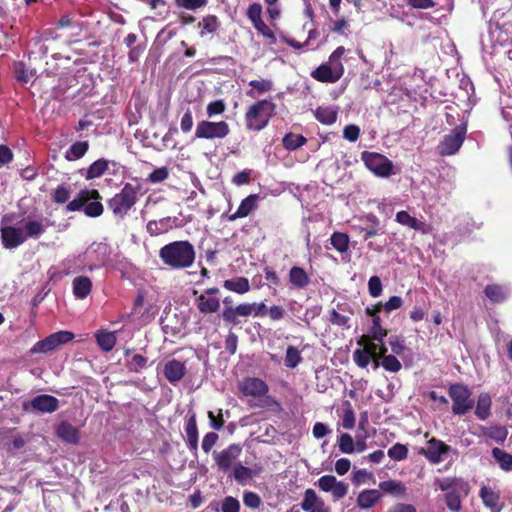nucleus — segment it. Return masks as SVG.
I'll list each match as a JSON object with an SVG mask.
<instances>
[{"label":"nucleus","instance_id":"nucleus-28","mask_svg":"<svg viewBox=\"0 0 512 512\" xmlns=\"http://www.w3.org/2000/svg\"><path fill=\"white\" fill-rule=\"evenodd\" d=\"M289 282L294 288L301 290L309 285L310 278L302 267L293 266L289 271Z\"/></svg>","mask_w":512,"mask_h":512},{"label":"nucleus","instance_id":"nucleus-53","mask_svg":"<svg viewBox=\"0 0 512 512\" xmlns=\"http://www.w3.org/2000/svg\"><path fill=\"white\" fill-rule=\"evenodd\" d=\"M381 366L389 372L396 373L401 370V362L397 359L395 354H390L382 358Z\"/></svg>","mask_w":512,"mask_h":512},{"label":"nucleus","instance_id":"nucleus-7","mask_svg":"<svg viewBox=\"0 0 512 512\" xmlns=\"http://www.w3.org/2000/svg\"><path fill=\"white\" fill-rule=\"evenodd\" d=\"M230 133L229 124L225 121L213 122L201 120L197 123L195 138L197 139H223Z\"/></svg>","mask_w":512,"mask_h":512},{"label":"nucleus","instance_id":"nucleus-41","mask_svg":"<svg viewBox=\"0 0 512 512\" xmlns=\"http://www.w3.org/2000/svg\"><path fill=\"white\" fill-rule=\"evenodd\" d=\"M97 344L106 352L111 351L116 344V336L113 332H98L95 334Z\"/></svg>","mask_w":512,"mask_h":512},{"label":"nucleus","instance_id":"nucleus-1","mask_svg":"<svg viewBox=\"0 0 512 512\" xmlns=\"http://www.w3.org/2000/svg\"><path fill=\"white\" fill-rule=\"evenodd\" d=\"M159 258L162 263L173 270L189 268L196 258L193 244L188 240L170 242L159 250Z\"/></svg>","mask_w":512,"mask_h":512},{"label":"nucleus","instance_id":"nucleus-34","mask_svg":"<svg viewBox=\"0 0 512 512\" xmlns=\"http://www.w3.org/2000/svg\"><path fill=\"white\" fill-rule=\"evenodd\" d=\"M346 49L343 46L337 47L329 56L327 64L332 67L333 71L341 79L344 75L345 68L341 61Z\"/></svg>","mask_w":512,"mask_h":512},{"label":"nucleus","instance_id":"nucleus-31","mask_svg":"<svg viewBox=\"0 0 512 512\" xmlns=\"http://www.w3.org/2000/svg\"><path fill=\"white\" fill-rule=\"evenodd\" d=\"M491 406H492V400L488 393H480L477 399L476 409H475V416L479 420H486L491 415Z\"/></svg>","mask_w":512,"mask_h":512},{"label":"nucleus","instance_id":"nucleus-51","mask_svg":"<svg viewBox=\"0 0 512 512\" xmlns=\"http://www.w3.org/2000/svg\"><path fill=\"white\" fill-rule=\"evenodd\" d=\"M338 446L342 453L352 454L355 452V445L353 438L348 433H343L338 437Z\"/></svg>","mask_w":512,"mask_h":512},{"label":"nucleus","instance_id":"nucleus-50","mask_svg":"<svg viewBox=\"0 0 512 512\" xmlns=\"http://www.w3.org/2000/svg\"><path fill=\"white\" fill-rule=\"evenodd\" d=\"M387 454L392 460L402 461L408 456V448L404 444L396 443L388 449Z\"/></svg>","mask_w":512,"mask_h":512},{"label":"nucleus","instance_id":"nucleus-25","mask_svg":"<svg viewBox=\"0 0 512 512\" xmlns=\"http://www.w3.org/2000/svg\"><path fill=\"white\" fill-rule=\"evenodd\" d=\"M110 161L104 158L97 159L87 169L79 170L86 180H93L103 176L109 169Z\"/></svg>","mask_w":512,"mask_h":512},{"label":"nucleus","instance_id":"nucleus-19","mask_svg":"<svg viewBox=\"0 0 512 512\" xmlns=\"http://www.w3.org/2000/svg\"><path fill=\"white\" fill-rule=\"evenodd\" d=\"M56 436L65 443L76 445L80 440L78 428L67 421H61L55 428Z\"/></svg>","mask_w":512,"mask_h":512},{"label":"nucleus","instance_id":"nucleus-20","mask_svg":"<svg viewBox=\"0 0 512 512\" xmlns=\"http://www.w3.org/2000/svg\"><path fill=\"white\" fill-rule=\"evenodd\" d=\"M396 221L403 225L407 226L415 231L421 232L422 234H428L431 232V225L426 222L420 221L417 218L411 216L407 211L402 210L397 212Z\"/></svg>","mask_w":512,"mask_h":512},{"label":"nucleus","instance_id":"nucleus-10","mask_svg":"<svg viewBox=\"0 0 512 512\" xmlns=\"http://www.w3.org/2000/svg\"><path fill=\"white\" fill-rule=\"evenodd\" d=\"M466 136V128L457 126L439 143L437 149L441 156L454 155L462 146Z\"/></svg>","mask_w":512,"mask_h":512},{"label":"nucleus","instance_id":"nucleus-60","mask_svg":"<svg viewBox=\"0 0 512 512\" xmlns=\"http://www.w3.org/2000/svg\"><path fill=\"white\" fill-rule=\"evenodd\" d=\"M247 17L252 25L262 21V6L260 3H253L248 7Z\"/></svg>","mask_w":512,"mask_h":512},{"label":"nucleus","instance_id":"nucleus-55","mask_svg":"<svg viewBox=\"0 0 512 512\" xmlns=\"http://www.w3.org/2000/svg\"><path fill=\"white\" fill-rule=\"evenodd\" d=\"M14 76L18 82L28 83L32 77V74L28 72L23 62H16L14 64Z\"/></svg>","mask_w":512,"mask_h":512},{"label":"nucleus","instance_id":"nucleus-58","mask_svg":"<svg viewBox=\"0 0 512 512\" xmlns=\"http://www.w3.org/2000/svg\"><path fill=\"white\" fill-rule=\"evenodd\" d=\"M368 291L373 298L379 297L382 294L383 286L378 276L370 277L368 281Z\"/></svg>","mask_w":512,"mask_h":512},{"label":"nucleus","instance_id":"nucleus-45","mask_svg":"<svg viewBox=\"0 0 512 512\" xmlns=\"http://www.w3.org/2000/svg\"><path fill=\"white\" fill-rule=\"evenodd\" d=\"M319 502H324L320 499L316 492L309 488L304 492L303 501L301 502V508L303 511L308 512L319 505Z\"/></svg>","mask_w":512,"mask_h":512},{"label":"nucleus","instance_id":"nucleus-42","mask_svg":"<svg viewBox=\"0 0 512 512\" xmlns=\"http://www.w3.org/2000/svg\"><path fill=\"white\" fill-rule=\"evenodd\" d=\"M23 232L26 240L28 238L38 239L45 232V227L38 220H29L25 223Z\"/></svg>","mask_w":512,"mask_h":512},{"label":"nucleus","instance_id":"nucleus-6","mask_svg":"<svg viewBox=\"0 0 512 512\" xmlns=\"http://www.w3.org/2000/svg\"><path fill=\"white\" fill-rule=\"evenodd\" d=\"M448 395L452 400V413L454 415H465L474 407L471 390L462 383L451 384L448 388Z\"/></svg>","mask_w":512,"mask_h":512},{"label":"nucleus","instance_id":"nucleus-56","mask_svg":"<svg viewBox=\"0 0 512 512\" xmlns=\"http://www.w3.org/2000/svg\"><path fill=\"white\" fill-rule=\"evenodd\" d=\"M445 503L453 512H459L462 507L461 498L457 492H448L445 494Z\"/></svg>","mask_w":512,"mask_h":512},{"label":"nucleus","instance_id":"nucleus-18","mask_svg":"<svg viewBox=\"0 0 512 512\" xmlns=\"http://www.w3.org/2000/svg\"><path fill=\"white\" fill-rule=\"evenodd\" d=\"M479 497L490 512H501L505 506L500 493L485 485L480 488Z\"/></svg>","mask_w":512,"mask_h":512},{"label":"nucleus","instance_id":"nucleus-48","mask_svg":"<svg viewBox=\"0 0 512 512\" xmlns=\"http://www.w3.org/2000/svg\"><path fill=\"white\" fill-rule=\"evenodd\" d=\"M87 202L88 198L86 196L85 190L82 189L78 192V194L72 201L67 203L66 211L75 212L80 211L81 209L83 210Z\"/></svg>","mask_w":512,"mask_h":512},{"label":"nucleus","instance_id":"nucleus-57","mask_svg":"<svg viewBox=\"0 0 512 512\" xmlns=\"http://www.w3.org/2000/svg\"><path fill=\"white\" fill-rule=\"evenodd\" d=\"M225 110H226V104L222 99L212 101V102L208 103V105L206 107V113H207L208 117L223 114L225 112Z\"/></svg>","mask_w":512,"mask_h":512},{"label":"nucleus","instance_id":"nucleus-11","mask_svg":"<svg viewBox=\"0 0 512 512\" xmlns=\"http://www.w3.org/2000/svg\"><path fill=\"white\" fill-rule=\"evenodd\" d=\"M11 221V216L4 215L1 219V241L6 249H14L26 241V236L21 228L14 226H4V223Z\"/></svg>","mask_w":512,"mask_h":512},{"label":"nucleus","instance_id":"nucleus-15","mask_svg":"<svg viewBox=\"0 0 512 512\" xmlns=\"http://www.w3.org/2000/svg\"><path fill=\"white\" fill-rule=\"evenodd\" d=\"M242 448L238 444H231L219 453L214 452V459L218 469L227 472L233 462L240 456Z\"/></svg>","mask_w":512,"mask_h":512},{"label":"nucleus","instance_id":"nucleus-8","mask_svg":"<svg viewBox=\"0 0 512 512\" xmlns=\"http://www.w3.org/2000/svg\"><path fill=\"white\" fill-rule=\"evenodd\" d=\"M74 333L61 330L50 334L45 339L37 341L30 349L31 354H46L57 349L60 345L66 344L74 339Z\"/></svg>","mask_w":512,"mask_h":512},{"label":"nucleus","instance_id":"nucleus-63","mask_svg":"<svg viewBox=\"0 0 512 512\" xmlns=\"http://www.w3.org/2000/svg\"><path fill=\"white\" fill-rule=\"evenodd\" d=\"M233 474H234V478L238 482H242V481L252 477V470L239 463L234 467Z\"/></svg>","mask_w":512,"mask_h":512},{"label":"nucleus","instance_id":"nucleus-49","mask_svg":"<svg viewBox=\"0 0 512 512\" xmlns=\"http://www.w3.org/2000/svg\"><path fill=\"white\" fill-rule=\"evenodd\" d=\"M379 488L385 493L391 494H404L405 486L401 482L395 480L382 481L379 484Z\"/></svg>","mask_w":512,"mask_h":512},{"label":"nucleus","instance_id":"nucleus-38","mask_svg":"<svg viewBox=\"0 0 512 512\" xmlns=\"http://www.w3.org/2000/svg\"><path fill=\"white\" fill-rule=\"evenodd\" d=\"M315 118L324 125H332L337 120V111L332 107L319 106L314 111Z\"/></svg>","mask_w":512,"mask_h":512},{"label":"nucleus","instance_id":"nucleus-3","mask_svg":"<svg viewBox=\"0 0 512 512\" xmlns=\"http://www.w3.org/2000/svg\"><path fill=\"white\" fill-rule=\"evenodd\" d=\"M139 191V186H134L129 182L125 183L118 193L107 200L108 209L111 210L116 218L120 220L125 219L138 202Z\"/></svg>","mask_w":512,"mask_h":512},{"label":"nucleus","instance_id":"nucleus-27","mask_svg":"<svg viewBox=\"0 0 512 512\" xmlns=\"http://www.w3.org/2000/svg\"><path fill=\"white\" fill-rule=\"evenodd\" d=\"M311 77L322 83H336L340 78L335 74L332 67L323 63L311 72Z\"/></svg>","mask_w":512,"mask_h":512},{"label":"nucleus","instance_id":"nucleus-14","mask_svg":"<svg viewBox=\"0 0 512 512\" xmlns=\"http://www.w3.org/2000/svg\"><path fill=\"white\" fill-rule=\"evenodd\" d=\"M317 485L321 491L331 492L335 500L345 497L349 489L347 483L338 481L333 475H323L318 479Z\"/></svg>","mask_w":512,"mask_h":512},{"label":"nucleus","instance_id":"nucleus-4","mask_svg":"<svg viewBox=\"0 0 512 512\" xmlns=\"http://www.w3.org/2000/svg\"><path fill=\"white\" fill-rule=\"evenodd\" d=\"M239 391L245 397L259 399V403L257 404L249 402L250 407L265 408L272 405H278V402L268 395V384L258 377H244L239 382Z\"/></svg>","mask_w":512,"mask_h":512},{"label":"nucleus","instance_id":"nucleus-37","mask_svg":"<svg viewBox=\"0 0 512 512\" xmlns=\"http://www.w3.org/2000/svg\"><path fill=\"white\" fill-rule=\"evenodd\" d=\"M197 26L201 29L200 36L203 37L206 33H216L219 30L221 23L217 16L209 14L204 16L202 20L198 22Z\"/></svg>","mask_w":512,"mask_h":512},{"label":"nucleus","instance_id":"nucleus-29","mask_svg":"<svg viewBox=\"0 0 512 512\" xmlns=\"http://www.w3.org/2000/svg\"><path fill=\"white\" fill-rule=\"evenodd\" d=\"M72 287L77 299H85L92 290V281L87 276H77L72 281Z\"/></svg>","mask_w":512,"mask_h":512},{"label":"nucleus","instance_id":"nucleus-22","mask_svg":"<svg viewBox=\"0 0 512 512\" xmlns=\"http://www.w3.org/2000/svg\"><path fill=\"white\" fill-rule=\"evenodd\" d=\"M165 378L172 384L179 382L186 374V366L183 362L172 359L164 365Z\"/></svg>","mask_w":512,"mask_h":512},{"label":"nucleus","instance_id":"nucleus-59","mask_svg":"<svg viewBox=\"0 0 512 512\" xmlns=\"http://www.w3.org/2000/svg\"><path fill=\"white\" fill-rule=\"evenodd\" d=\"M253 27L262 34L265 38L269 40V44H275L277 41V38L274 34V32L265 24V22L262 20L258 23H255Z\"/></svg>","mask_w":512,"mask_h":512},{"label":"nucleus","instance_id":"nucleus-62","mask_svg":"<svg viewBox=\"0 0 512 512\" xmlns=\"http://www.w3.org/2000/svg\"><path fill=\"white\" fill-rule=\"evenodd\" d=\"M243 502L245 506L251 509H257L261 505V498L257 493L249 491L244 493Z\"/></svg>","mask_w":512,"mask_h":512},{"label":"nucleus","instance_id":"nucleus-54","mask_svg":"<svg viewBox=\"0 0 512 512\" xmlns=\"http://www.w3.org/2000/svg\"><path fill=\"white\" fill-rule=\"evenodd\" d=\"M70 194V189L66 185L61 184L55 188L52 200L57 204H64L69 200Z\"/></svg>","mask_w":512,"mask_h":512},{"label":"nucleus","instance_id":"nucleus-35","mask_svg":"<svg viewBox=\"0 0 512 512\" xmlns=\"http://www.w3.org/2000/svg\"><path fill=\"white\" fill-rule=\"evenodd\" d=\"M480 429L484 436L500 444L504 443L508 435L507 429L501 425L481 426Z\"/></svg>","mask_w":512,"mask_h":512},{"label":"nucleus","instance_id":"nucleus-17","mask_svg":"<svg viewBox=\"0 0 512 512\" xmlns=\"http://www.w3.org/2000/svg\"><path fill=\"white\" fill-rule=\"evenodd\" d=\"M451 447L443 441L432 438L427 442V448H422L419 452L425 456L431 463H439L442 461V456L450 451Z\"/></svg>","mask_w":512,"mask_h":512},{"label":"nucleus","instance_id":"nucleus-52","mask_svg":"<svg viewBox=\"0 0 512 512\" xmlns=\"http://www.w3.org/2000/svg\"><path fill=\"white\" fill-rule=\"evenodd\" d=\"M84 214L90 218H97L104 212V206L100 201L87 202L83 209Z\"/></svg>","mask_w":512,"mask_h":512},{"label":"nucleus","instance_id":"nucleus-44","mask_svg":"<svg viewBox=\"0 0 512 512\" xmlns=\"http://www.w3.org/2000/svg\"><path fill=\"white\" fill-rule=\"evenodd\" d=\"M306 142L307 139L301 134L288 133L282 139L284 148L290 151L300 148Z\"/></svg>","mask_w":512,"mask_h":512},{"label":"nucleus","instance_id":"nucleus-16","mask_svg":"<svg viewBox=\"0 0 512 512\" xmlns=\"http://www.w3.org/2000/svg\"><path fill=\"white\" fill-rule=\"evenodd\" d=\"M382 302L367 306L365 313L372 318L371 332L375 341L381 342L388 335V330L382 327V320L379 312L382 310Z\"/></svg>","mask_w":512,"mask_h":512},{"label":"nucleus","instance_id":"nucleus-13","mask_svg":"<svg viewBox=\"0 0 512 512\" xmlns=\"http://www.w3.org/2000/svg\"><path fill=\"white\" fill-rule=\"evenodd\" d=\"M375 340L372 337V332L370 334H363L357 340V344L361 347L356 349L353 352V360L355 364L360 368H366L369 365V352L373 349H377V346L374 345Z\"/></svg>","mask_w":512,"mask_h":512},{"label":"nucleus","instance_id":"nucleus-40","mask_svg":"<svg viewBox=\"0 0 512 512\" xmlns=\"http://www.w3.org/2000/svg\"><path fill=\"white\" fill-rule=\"evenodd\" d=\"M493 458L504 471L512 470V455L498 447L491 451Z\"/></svg>","mask_w":512,"mask_h":512},{"label":"nucleus","instance_id":"nucleus-43","mask_svg":"<svg viewBox=\"0 0 512 512\" xmlns=\"http://www.w3.org/2000/svg\"><path fill=\"white\" fill-rule=\"evenodd\" d=\"M330 241L333 248L340 253L346 252L349 248L350 238L346 233L336 231L331 235Z\"/></svg>","mask_w":512,"mask_h":512},{"label":"nucleus","instance_id":"nucleus-39","mask_svg":"<svg viewBox=\"0 0 512 512\" xmlns=\"http://www.w3.org/2000/svg\"><path fill=\"white\" fill-rule=\"evenodd\" d=\"M89 149L88 141H77L73 143L65 153V159L74 161L82 158Z\"/></svg>","mask_w":512,"mask_h":512},{"label":"nucleus","instance_id":"nucleus-26","mask_svg":"<svg viewBox=\"0 0 512 512\" xmlns=\"http://www.w3.org/2000/svg\"><path fill=\"white\" fill-rule=\"evenodd\" d=\"M125 355V365L126 368L130 372L139 373L144 368H146L148 363V358L141 354H133L132 350L126 349L124 352Z\"/></svg>","mask_w":512,"mask_h":512},{"label":"nucleus","instance_id":"nucleus-30","mask_svg":"<svg viewBox=\"0 0 512 512\" xmlns=\"http://www.w3.org/2000/svg\"><path fill=\"white\" fill-rule=\"evenodd\" d=\"M484 293L492 303H502L507 299L509 290L504 285L488 284L484 289Z\"/></svg>","mask_w":512,"mask_h":512},{"label":"nucleus","instance_id":"nucleus-36","mask_svg":"<svg viewBox=\"0 0 512 512\" xmlns=\"http://www.w3.org/2000/svg\"><path fill=\"white\" fill-rule=\"evenodd\" d=\"M223 287L228 291L244 294L250 290V283L246 277H236L224 280Z\"/></svg>","mask_w":512,"mask_h":512},{"label":"nucleus","instance_id":"nucleus-21","mask_svg":"<svg viewBox=\"0 0 512 512\" xmlns=\"http://www.w3.org/2000/svg\"><path fill=\"white\" fill-rule=\"evenodd\" d=\"M185 433L186 446L189 449L190 453L196 456L198 452V427L195 414L190 416L189 419L187 420L185 424Z\"/></svg>","mask_w":512,"mask_h":512},{"label":"nucleus","instance_id":"nucleus-5","mask_svg":"<svg viewBox=\"0 0 512 512\" xmlns=\"http://www.w3.org/2000/svg\"><path fill=\"white\" fill-rule=\"evenodd\" d=\"M269 308L264 302L261 303H241L236 307L226 306L223 308L221 317L225 323L238 325L240 323L238 316L247 317L254 313V316L264 317L268 315Z\"/></svg>","mask_w":512,"mask_h":512},{"label":"nucleus","instance_id":"nucleus-24","mask_svg":"<svg viewBox=\"0 0 512 512\" xmlns=\"http://www.w3.org/2000/svg\"><path fill=\"white\" fill-rule=\"evenodd\" d=\"M258 200V194H250L241 201L236 212L228 216V220L235 221L239 218L247 217L251 212H253L257 208Z\"/></svg>","mask_w":512,"mask_h":512},{"label":"nucleus","instance_id":"nucleus-46","mask_svg":"<svg viewBox=\"0 0 512 512\" xmlns=\"http://www.w3.org/2000/svg\"><path fill=\"white\" fill-rule=\"evenodd\" d=\"M350 321H351V318L349 315L343 314L336 309H331L329 311V322L332 325L342 327L345 329H350L351 328Z\"/></svg>","mask_w":512,"mask_h":512},{"label":"nucleus","instance_id":"nucleus-47","mask_svg":"<svg viewBox=\"0 0 512 512\" xmlns=\"http://www.w3.org/2000/svg\"><path fill=\"white\" fill-rule=\"evenodd\" d=\"M302 361V356L298 348L295 346H288L286 356L284 359L285 366L288 368H295Z\"/></svg>","mask_w":512,"mask_h":512},{"label":"nucleus","instance_id":"nucleus-64","mask_svg":"<svg viewBox=\"0 0 512 512\" xmlns=\"http://www.w3.org/2000/svg\"><path fill=\"white\" fill-rule=\"evenodd\" d=\"M240 510V504L239 501L232 497L227 496L224 498L222 503V511L223 512H239Z\"/></svg>","mask_w":512,"mask_h":512},{"label":"nucleus","instance_id":"nucleus-9","mask_svg":"<svg viewBox=\"0 0 512 512\" xmlns=\"http://www.w3.org/2000/svg\"><path fill=\"white\" fill-rule=\"evenodd\" d=\"M361 160L371 172L379 177H388L393 173L392 161L380 153L364 151L361 153Z\"/></svg>","mask_w":512,"mask_h":512},{"label":"nucleus","instance_id":"nucleus-61","mask_svg":"<svg viewBox=\"0 0 512 512\" xmlns=\"http://www.w3.org/2000/svg\"><path fill=\"white\" fill-rule=\"evenodd\" d=\"M207 3L208 0H176L178 7H182L187 10H197L205 7Z\"/></svg>","mask_w":512,"mask_h":512},{"label":"nucleus","instance_id":"nucleus-33","mask_svg":"<svg viewBox=\"0 0 512 512\" xmlns=\"http://www.w3.org/2000/svg\"><path fill=\"white\" fill-rule=\"evenodd\" d=\"M381 498V494L376 489H367L359 493L357 497V505L362 509L373 507Z\"/></svg>","mask_w":512,"mask_h":512},{"label":"nucleus","instance_id":"nucleus-2","mask_svg":"<svg viewBox=\"0 0 512 512\" xmlns=\"http://www.w3.org/2000/svg\"><path fill=\"white\" fill-rule=\"evenodd\" d=\"M276 105L271 100L262 99L251 104L244 116L246 129L249 131H261L274 116Z\"/></svg>","mask_w":512,"mask_h":512},{"label":"nucleus","instance_id":"nucleus-12","mask_svg":"<svg viewBox=\"0 0 512 512\" xmlns=\"http://www.w3.org/2000/svg\"><path fill=\"white\" fill-rule=\"evenodd\" d=\"M59 408V400L48 394L35 396L29 402L23 403L24 411H38L41 413H53Z\"/></svg>","mask_w":512,"mask_h":512},{"label":"nucleus","instance_id":"nucleus-32","mask_svg":"<svg viewBox=\"0 0 512 512\" xmlns=\"http://www.w3.org/2000/svg\"><path fill=\"white\" fill-rule=\"evenodd\" d=\"M249 86L250 89L246 91V95L252 99L268 93L273 89V83L269 79L252 80L249 82Z\"/></svg>","mask_w":512,"mask_h":512},{"label":"nucleus","instance_id":"nucleus-23","mask_svg":"<svg viewBox=\"0 0 512 512\" xmlns=\"http://www.w3.org/2000/svg\"><path fill=\"white\" fill-rule=\"evenodd\" d=\"M195 305L198 311L203 314H212L216 313L220 309V299L216 296H208L205 294H200L195 299Z\"/></svg>","mask_w":512,"mask_h":512}]
</instances>
